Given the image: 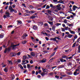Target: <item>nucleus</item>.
I'll list each match as a JSON object with an SVG mask.
<instances>
[{
    "label": "nucleus",
    "mask_w": 80,
    "mask_h": 80,
    "mask_svg": "<svg viewBox=\"0 0 80 80\" xmlns=\"http://www.w3.org/2000/svg\"><path fill=\"white\" fill-rule=\"evenodd\" d=\"M72 36H73V35L69 34L68 35V38H71L72 37Z\"/></svg>",
    "instance_id": "obj_24"
},
{
    "label": "nucleus",
    "mask_w": 80,
    "mask_h": 80,
    "mask_svg": "<svg viewBox=\"0 0 80 80\" xmlns=\"http://www.w3.org/2000/svg\"><path fill=\"white\" fill-rule=\"evenodd\" d=\"M68 21H67L66 19H64V21L63 22L64 23H67V22H68Z\"/></svg>",
    "instance_id": "obj_22"
},
{
    "label": "nucleus",
    "mask_w": 80,
    "mask_h": 80,
    "mask_svg": "<svg viewBox=\"0 0 80 80\" xmlns=\"http://www.w3.org/2000/svg\"><path fill=\"white\" fill-rule=\"evenodd\" d=\"M61 28V30L62 31V32H65V29L62 28Z\"/></svg>",
    "instance_id": "obj_39"
},
{
    "label": "nucleus",
    "mask_w": 80,
    "mask_h": 80,
    "mask_svg": "<svg viewBox=\"0 0 80 80\" xmlns=\"http://www.w3.org/2000/svg\"><path fill=\"white\" fill-rule=\"evenodd\" d=\"M78 37V36H77V35H76L74 37V38L75 39H77V38Z\"/></svg>",
    "instance_id": "obj_53"
},
{
    "label": "nucleus",
    "mask_w": 80,
    "mask_h": 80,
    "mask_svg": "<svg viewBox=\"0 0 80 80\" xmlns=\"http://www.w3.org/2000/svg\"><path fill=\"white\" fill-rule=\"evenodd\" d=\"M75 45H76V42L73 44L72 47H75Z\"/></svg>",
    "instance_id": "obj_36"
},
{
    "label": "nucleus",
    "mask_w": 80,
    "mask_h": 80,
    "mask_svg": "<svg viewBox=\"0 0 80 80\" xmlns=\"http://www.w3.org/2000/svg\"><path fill=\"white\" fill-rule=\"evenodd\" d=\"M20 62H21V60L20 59H19L18 60H15V62H14V63H20Z\"/></svg>",
    "instance_id": "obj_7"
},
{
    "label": "nucleus",
    "mask_w": 80,
    "mask_h": 80,
    "mask_svg": "<svg viewBox=\"0 0 80 80\" xmlns=\"http://www.w3.org/2000/svg\"><path fill=\"white\" fill-rule=\"evenodd\" d=\"M52 30H53V31H55V27L54 26L52 27Z\"/></svg>",
    "instance_id": "obj_29"
},
{
    "label": "nucleus",
    "mask_w": 80,
    "mask_h": 80,
    "mask_svg": "<svg viewBox=\"0 0 80 80\" xmlns=\"http://www.w3.org/2000/svg\"><path fill=\"white\" fill-rule=\"evenodd\" d=\"M33 28L34 30H37V28H38V27L36 25H34L33 26Z\"/></svg>",
    "instance_id": "obj_13"
},
{
    "label": "nucleus",
    "mask_w": 80,
    "mask_h": 80,
    "mask_svg": "<svg viewBox=\"0 0 80 80\" xmlns=\"http://www.w3.org/2000/svg\"><path fill=\"white\" fill-rule=\"evenodd\" d=\"M25 12H26V13H29V11L28 10H25Z\"/></svg>",
    "instance_id": "obj_43"
},
{
    "label": "nucleus",
    "mask_w": 80,
    "mask_h": 80,
    "mask_svg": "<svg viewBox=\"0 0 80 80\" xmlns=\"http://www.w3.org/2000/svg\"><path fill=\"white\" fill-rule=\"evenodd\" d=\"M60 60L62 62H66V60H64L63 59H61Z\"/></svg>",
    "instance_id": "obj_20"
},
{
    "label": "nucleus",
    "mask_w": 80,
    "mask_h": 80,
    "mask_svg": "<svg viewBox=\"0 0 80 80\" xmlns=\"http://www.w3.org/2000/svg\"><path fill=\"white\" fill-rule=\"evenodd\" d=\"M10 78L12 80H13V79L15 78V76H14V75L13 74L11 75Z\"/></svg>",
    "instance_id": "obj_14"
},
{
    "label": "nucleus",
    "mask_w": 80,
    "mask_h": 80,
    "mask_svg": "<svg viewBox=\"0 0 80 80\" xmlns=\"http://www.w3.org/2000/svg\"><path fill=\"white\" fill-rule=\"evenodd\" d=\"M10 57H15V56H16V53L14 52L11 53L10 54Z\"/></svg>",
    "instance_id": "obj_6"
},
{
    "label": "nucleus",
    "mask_w": 80,
    "mask_h": 80,
    "mask_svg": "<svg viewBox=\"0 0 80 80\" xmlns=\"http://www.w3.org/2000/svg\"><path fill=\"white\" fill-rule=\"evenodd\" d=\"M29 44H30V46H32V47H33V45H34V44L32 43H29Z\"/></svg>",
    "instance_id": "obj_33"
},
{
    "label": "nucleus",
    "mask_w": 80,
    "mask_h": 80,
    "mask_svg": "<svg viewBox=\"0 0 80 80\" xmlns=\"http://www.w3.org/2000/svg\"><path fill=\"white\" fill-rule=\"evenodd\" d=\"M8 63L9 64H10V65H12V62L11 60H8Z\"/></svg>",
    "instance_id": "obj_18"
},
{
    "label": "nucleus",
    "mask_w": 80,
    "mask_h": 80,
    "mask_svg": "<svg viewBox=\"0 0 80 80\" xmlns=\"http://www.w3.org/2000/svg\"><path fill=\"white\" fill-rule=\"evenodd\" d=\"M46 61L47 59H43L42 60L39 61V62H40L41 63H45V62H46Z\"/></svg>",
    "instance_id": "obj_5"
},
{
    "label": "nucleus",
    "mask_w": 80,
    "mask_h": 80,
    "mask_svg": "<svg viewBox=\"0 0 80 80\" xmlns=\"http://www.w3.org/2000/svg\"><path fill=\"white\" fill-rule=\"evenodd\" d=\"M14 9H13L12 8L10 10V11L11 12H13V10Z\"/></svg>",
    "instance_id": "obj_52"
},
{
    "label": "nucleus",
    "mask_w": 80,
    "mask_h": 80,
    "mask_svg": "<svg viewBox=\"0 0 80 80\" xmlns=\"http://www.w3.org/2000/svg\"><path fill=\"white\" fill-rule=\"evenodd\" d=\"M28 36V35H27L26 34H24L22 37V39H25Z\"/></svg>",
    "instance_id": "obj_9"
},
{
    "label": "nucleus",
    "mask_w": 80,
    "mask_h": 80,
    "mask_svg": "<svg viewBox=\"0 0 80 80\" xmlns=\"http://www.w3.org/2000/svg\"><path fill=\"white\" fill-rule=\"evenodd\" d=\"M27 43V41H22V44H25V43Z\"/></svg>",
    "instance_id": "obj_30"
},
{
    "label": "nucleus",
    "mask_w": 80,
    "mask_h": 80,
    "mask_svg": "<svg viewBox=\"0 0 80 80\" xmlns=\"http://www.w3.org/2000/svg\"><path fill=\"white\" fill-rule=\"evenodd\" d=\"M38 24H39V25H43L42 22H38Z\"/></svg>",
    "instance_id": "obj_27"
},
{
    "label": "nucleus",
    "mask_w": 80,
    "mask_h": 80,
    "mask_svg": "<svg viewBox=\"0 0 80 80\" xmlns=\"http://www.w3.org/2000/svg\"><path fill=\"white\" fill-rule=\"evenodd\" d=\"M27 67L28 68L29 70H31V65L29 64H28Z\"/></svg>",
    "instance_id": "obj_12"
},
{
    "label": "nucleus",
    "mask_w": 80,
    "mask_h": 80,
    "mask_svg": "<svg viewBox=\"0 0 80 80\" xmlns=\"http://www.w3.org/2000/svg\"><path fill=\"white\" fill-rule=\"evenodd\" d=\"M13 27V26L12 25H10L8 26V28H12Z\"/></svg>",
    "instance_id": "obj_49"
},
{
    "label": "nucleus",
    "mask_w": 80,
    "mask_h": 80,
    "mask_svg": "<svg viewBox=\"0 0 80 80\" xmlns=\"http://www.w3.org/2000/svg\"><path fill=\"white\" fill-rule=\"evenodd\" d=\"M44 26H45V27H48V24H47V23H45L44 24Z\"/></svg>",
    "instance_id": "obj_61"
},
{
    "label": "nucleus",
    "mask_w": 80,
    "mask_h": 80,
    "mask_svg": "<svg viewBox=\"0 0 80 80\" xmlns=\"http://www.w3.org/2000/svg\"><path fill=\"white\" fill-rule=\"evenodd\" d=\"M21 53H20V52H19L17 53V55L19 56V55H20Z\"/></svg>",
    "instance_id": "obj_44"
},
{
    "label": "nucleus",
    "mask_w": 80,
    "mask_h": 80,
    "mask_svg": "<svg viewBox=\"0 0 80 80\" xmlns=\"http://www.w3.org/2000/svg\"><path fill=\"white\" fill-rule=\"evenodd\" d=\"M24 71L23 72L25 73H26V72H27V69H24Z\"/></svg>",
    "instance_id": "obj_60"
},
{
    "label": "nucleus",
    "mask_w": 80,
    "mask_h": 80,
    "mask_svg": "<svg viewBox=\"0 0 80 80\" xmlns=\"http://www.w3.org/2000/svg\"><path fill=\"white\" fill-rule=\"evenodd\" d=\"M49 21H53V18L52 17H50L49 18Z\"/></svg>",
    "instance_id": "obj_26"
},
{
    "label": "nucleus",
    "mask_w": 80,
    "mask_h": 80,
    "mask_svg": "<svg viewBox=\"0 0 80 80\" xmlns=\"http://www.w3.org/2000/svg\"><path fill=\"white\" fill-rule=\"evenodd\" d=\"M30 63H31V64H32V63H33V60H31L30 61Z\"/></svg>",
    "instance_id": "obj_41"
},
{
    "label": "nucleus",
    "mask_w": 80,
    "mask_h": 80,
    "mask_svg": "<svg viewBox=\"0 0 80 80\" xmlns=\"http://www.w3.org/2000/svg\"><path fill=\"white\" fill-rule=\"evenodd\" d=\"M22 6H23V7H25V8H27V7L26 6H25V4L23 3L22 4Z\"/></svg>",
    "instance_id": "obj_31"
},
{
    "label": "nucleus",
    "mask_w": 80,
    "mask_h": 80,
    "mask_svg": "<svg viewBox=\"0 0 80 80\" xmlns=\"http://www.w3.org/2000/svg\"><path fill=\"white\" fill-rule=\"evenodd\" d=\"M27 58V56H24L23 57V59L24 60H26Z\"/></svg>",
    "instance_id": "obj_25"
},
{
    "label": "nucleus",
    "mask_w": 80,
    "mask_h": 80,
    "mask_svg": "<svg viewBox=\"0 0 80 80\" xmlns=\"http://www.w3.org/2000/svg\"><path fill=\"white\" fill-rule=\"evenodd\" d=\"M50 7L48 5H47L46 6V9H48V8H49Z\"/></svg>",
    "instance_id": "obj_46"
},
{
    "label": "nucleus",
    "mask_w": 80,
    "mask_h": 80,
    "mask_svg": "<svg viewBox=\"0 0 80 80\" xmlns=\"http://www.w3.org/2000/svg\"><path fill=\"white\" fill-rule=\"evenodd\" d=\"M12 8H15V4H13L12 5Z\"/></svg>",
    "instance_id": "obj_64"
},
{
    "label": "nucleus",
    "mask_w": 80,
    "mask_h": 80,
    "mask_svg": "<svg viewBox=\"0 0 80 80\" xmlns=\"http://www.w3.org/2000/svg\"><path fill=\"white\" fill-rule=\"evenodd\" d=\"M62 24L61 23H56V26H59V25H61Z\"/></svg>",
    "instance_id": "obj_28"
},
{
    "label": "nucleus",
    "mask_w": 80,
    "mask_h": 80,
    "mask_svg": "<svg viewBox=\"0 0 80 80\" xmlns=\"http://www.w3.org/2000/svg\"><path fill=\"white\" fill-rule=\"evenodd\" d=\"M48 22V23H49L51 26H52V25H53V22L50 21V22Z\"/></svg>",
    "instance_id": "obj_17"
},
{
    "label": "nucleus",
    "mask_w": 80,
    "mask_h": 80,
    "mask_svg": "<svg viewBox=\"0 0 80 80\" xmlns=\"http://www.w3.org/2000/svg\"><path fill=\"white\" fill-rule=\"evenodd\" d=\"M29 57V58H32V56L29 55V54L27 55Z\"/></svg>",
    "instance_id": "obj_35"
},
{
    "label": "nucleus",
    "mask_w": 80,
    "mask_h": 80,
    "mask_svg": "<svg viewBox=\"0 0 80 80\" xmlns=\"http://www.w3.org/2000/svg\"><path fill=\"white\" fill-rule=\"evenodd\" d=\"M57 48H57V47L55 48L54 49H53V51H54L56 50L57 49Z\"/></svg>",
    "instance_id": "obj_57"
},
{
    "label": "nucleus",
    "mask_w": 80,
    "mask_h": 80,
    "mask_svg": "<svg viewBox=\"0 0 80 80\" xmlns=\"http://www.w3.org/2000/svg\"><path fill=\"white\" fill-rule=\"evenodd\" d=\"M61 6V5L60 4H58V5L57 6V7H60Z\"/></svg>",
    "instance_id": "obj_54"
},
{
    "label": "nucleus",
    "mask_w": 80,
    "mask_h": 80,
    "mask_svg": "<svg viewBox=\"0 0 80 80\" xmlns=\"http://www.w3.org/2000/svg\"><path fill=\"white\" fill-rule=\"evenodd\" d=\"M76 8H78V7L75 5H74L72 8L73 10V11H75V10H76Z\"/></svg>",
    "instance_id": "obj_11"
},
{
    "label": "nucleus",
    "mask_w": 80,
    "mask_h": 80,
    "mask_svg": "<svg viewBox=\"0 0 80 80\" xmlns=\"http://www.w3.org/2000/svg\"><path fill=\"white\" fill-rule=\"evenodd\" d=\"M80 32V28H78V33H79Z\"/></svg>",
    "instance_id": "obj_63"
},
{
    "label": "nucleus",
    "mask_w": 80,
    "mask_h": 80,
    "mask_svg": "<svg viewBox=\"0 0 80 80\" xmlns=\"http://www.w3.org/2000/svg\"><path fill=\"white\" fill-rule=\"evenodd\" d=\"M29 7L30 8H33V6H32L30 5L29 6Z\"/></svg>",
    "instance_id": "obj_59"
},
{
    "label": "nucleus",
    "mask_w": 80,
    "mask_h": 80,
    "mask_svg": "<svg viewBox=\"0 0 80 80\" xmlns=\"http://www.w3.org/2000/svg\"><path fill=\"white\" fill-rule=\"evenodd\" d=\"M63 67H64V66L63 65H61L58 67V68H63Z\"/></svg>",
    "instance_id": "obj_23"
},
{
    "label": "nucleus",
    "mask_w": 80,
    "mask_h": 80,
    "mask_svg": "<svg viewBox=\"0 0 80 80\" xmlns=\"http://www.w3.org/2000/svg\"><path fill=\"white\" fill-rule=\"evenodd\" d=\"M32 75L35 74V71H33L32 72Z\"/></svg>",
    "instance_id": "obj_38"
},
{
    "label": "nucleus",
    "mask_w": 80,
    "mask_h": 80,
    "mask_svg": "<svg viewBox=\"0 0 80 80\" xmlns=\"http://www.w3.org/2000/svg\"><path fill=\"white\" fill-rule=\"evenodd\" d=\"M5 14H6V15H10V13H9L8 12H6L5 13Z\"/></svg>",
    "instance_id": "obj_47"
},
{
    "label": "nucleus",
    "mask_w": 80,
    "mask_h": 80,
    "mask_svg": "<svg viewBox=\"0 0 80 80\" xmlns=\"http://www.w3.org/2000/svg\"><path fill=\"white\" fill-rule=\"evenodd\" d=\"M69 31L70 33H72V34H75V32H74L73 31H71V30H69Z\"/></svg>",
    "instance_id": "obj_19"
},
{
    "label": "nucleus",
    "mask_w": 80,
    "mask_h": 80,
    "mask_svg": "<svg viewBox=\"0 0 80 80\" xmlns=\"http://www.w3.org/2000/svg\"><path fill=\"white\" fill-rule=\"evenodd\" d=\"M20 45L19 43H18V45H14V44H12L11 47H9V48H6L4 51V53H7V52H9V51H10V50H11V47H12V50H15V49L17 48L16 47V46H18Z\"/></svg>",
    "instance_id": "obj_1"
},
{
    "label": "nucleus",
    "mask_w": 80,
    "mask_h": 80,
    "mask_svg": "<svg viewBox=\"0 0 80 80\" xmlns=\"http://www.w3.org/2000/svg\"><path fill=\"white\" fill-rule=\"evenodd\" d=\"M55 58H52L49 61V62H52L53 61V60H55Z\"/></svg>",
    "instance_id": "obj_21"
},
{
    "label": "nucleus",
    "mask_w": 80,
    "mask_h": 80,
    "mask_svg": "<svg viewBox=\"0 0 80 80\" xmlns=\"http://www.w3.org/2000/svg\"><path fill=\"white\" fill-rule=\"evenodd\" d=\"M62 27H64V28H65L66 26H65V25L64 24H62Z\"/></svg>",
    "instance_id": "obj_51"
},
{
    "label": "nucleus",
    "mask_w": 80,
    "mask_h": 80,
    "mask_svg": "<svg viewBox=\"0 0 80 80\" xmlns=\"http://www.w3.org/2000/svg\"><path fill=\"white\" fill-rule=\"evenodd\" d=\"M17 24L18 25H21L22 23V21H17Z\"/></svg>",
    "instance_id": "obj_15"
},
{
    "label": "nucleus",
    "mask_w": 80,
    "mask_h": 80,
    "mask_svg": "<svg viewBox=\"0 0 80 80\" xmlns=\"http://www.w3.org/2000/svg\"><path fill=\"white\" fill-rule=\"evenodd\" d=\"M59 2V3H63V1L62 0H60Z\"/></svg>",
    "instance_id": "obj_32"
},
{
    "label": "nucleus",
    "mask_w": 80,
    "mask_h": 80,
    "mask_svg": "<svg viewBox=\"0 0 80 80\" xmlns=\"http://www.w3.org/2000/svg\"><path fill=\"white\" fill-rule=\"evenodd\" d=\"M47 12L48 13H52V11H50L49 10H48L47 11Z\"/></svg>",
    "instance_id": "obj_37"
},
{
    "label": "nucleus",
    "mask_w": 80,
    "mask_h": 80,
    "mask_svg": "<svg viewBox=\"0 0 80 80\" xmlns=\"http://www.w3.org/2000/svg\"><path fill=\"white\" fill-rule=\"evenodd\" d=\"M50 7L51 8H53V5H52V4H50Z\"/></svg>",
    "instance_id": "obj_62"
},
{
    "label": "nucleus",
    "mask_w": 80,
    "mask_h": 80,
    "mask_svg": "<svg viewBox=\"0 0 80 80\" xmlns=\"http://www.w3.org/2000/svg\"><path fill=\"white\" fill-rule=\"evenodd\" d=\"M42 70L43 71V72L41 73V75L42 77H44L45 75H46V74H47V73H48L47 69L42 68Z\"/></svg>",
    "instance_id": "obj_2"
},
{
    "label": "nucleus",
    "mask_w": 80,
    "mask_h": 80,
    "mask_svg": "<svg viewBox=\"0 0 80 80\" xmlns=\"http://www.w3.org/2000/svg\"><path fill=\"white\" fill-rule=\"evenodd\" d=\"M61 10V8L58 7L55 10H54L55 12H58V11Z\"/></svg>",
    "instance_id": "obj_8"
},
{
    "label": "nucleus",
    "mask_w": 80,
    "mask_h": 80,
    "mask_svg": "<svg viewBox=\"0 0 80 80\" xmlns=\"http://www.w3.org/2000/svg\"><path fill=\"white\" fill-rule=\"evenodd\" d=\"M36 55V53H35V52H32L31 53V55L32 56V57H35V56Z\"/></svg>",
    "instance_id": "obj_10"
},
{
    "label": "nucleus",
    "mask_w": 80,
    "mask_h": 80,
    "mask_svg": "<svg viewBox=\"0 0 80 80\" xmlns=\"http://www.w3.org/2000/svg\"><path fill=\"white\" fill-rule=\"evenodd\" d=\"M73 58V56H71L68 58V59L70 60V59H71V58Z\"/></svg>",
    "instance_id": "obj_58"
},
{
    "label": "nucleus",
    "mask_w": 80,
    "mask_h": 80,
    "mask_svg": "<svg viewBox=\"0 0 80 80\" xmlns=\"http://www.w3.org/2000/svg\"><path fill=\"white\" fill-rule=\"evenodd\" d=\"M37 17V13H35L30 18V19H34L35 18H36Z\"/></svg>",
    "instance_id": "obj_4"
},
{
    "label": "nucleus",
    "mask_w": 80,
    "mask_h": 80,
    "mask_svg": "<svg viewBox=\"0 0 80 80\" xmlns=\"http://www.w3.org/2000/svg\"><path fill=\"white\" fill-rule=\"evenodd\" d=\"M8 68H6L4 69V72H8Z\"/></svg>",
    "instance_id": "obj_16"
},
{
    "label": "nucleus",
    "mask_w": 80,
    "mask_h": 80,
    "mask_svg": "<svg viewBox=\"0 0 80 80\" xmlns=\"http://www.w3.org/2000/svg\"><path fill=\"white\" fill-rule=\"evenodd\" d=\"M66 57H67V56H63L62 57V58H66Z\"/></svg>",
    "instance_id": "obj_50"
},
{
    "label": "nucleus",
    "mask_w": 80,
    "mask_h": 80,
    "mask_svg": "<svg viewBox=\"0 0 80 80\" xmlns=\"http://www.w3.org/2000/svg\"><path fill=\"white\" fill-rule=\"evenodd\" d=\"M3 35H0V38H3Z\"/></svg>",
    "instance_id": "obj_40"
},
{
    "label": "nucleus",
    "mask_w": 80,
    "mask_h": 80,
    "mask_svg": "<svg viewBox=\"0 0 80 80\" xmlns=\"http://www.w3.org/2000/svg\"><path fill=\"white\" fill-rule=\"evenodd\" d=\"M65 28H66L65 29V30H68V27H66Z\"/></svg>",
    "instance_id": "obj_55"
},
{
    "label": "nucleus",
    "mask_w": 80,
    "mask_h": 80,
    "mask_svg": "<svg viewBox=\"0 0 80 80\" xmlns=\"http://www.w3.org/2000/svg\"><path fill=\"white\" fill-rule=\"evenodd\" d=\"M12 7L11 6H10L9 7V10H11V9H12Z\"/></svg>",
    "instance_id": "obj_42"
},
{
    "label": "nucleus",
    "mask_w": 80,
    "mask_h": 80,
    "mask_svg": "<svg viewBox=\"0 0 80 80\" xmlns=\"http://www.w3.org/2000/svg\"><path fill=\"white\" fill-rule=\"evenodd\" d=\"M68 74L69 75H72V73L71 72H68Z\"/></svg>",
    "instance_id": "obj_45"
},
{
    "label": "nucleus",
    "mask_w": 80,
    "mask_h": 80,
    "mask_svg": "<svg viewBox=\"0 0 80 80\" xmlns=\"http://www.w3.org/2000/svg\"><path fill=\"white\" fill-rule=\"evenodd\" d=\"M67 76V75L65 74V75H61V77H66V76Z\"/></svg>",
    "instance_id": "obj_48"
},
{
    "label": "nucleus",
    "mask_w": 80,
    "mask_h": 80,
    "mask_svg": "<svg viewBox=\"0 0 80 80\" xmlns=\"http://www.w3.org/2000/svg\"><path fill=\"white\" fill-rule=\"evenodd\" d=\"M44 53H48V51L46 50V51H43Z\"/></svg>",
    "instance_id": "obj_34"
},
{
    "label": "nucleus",
    "mask_w": 80,
    "mask_h": 80,
    "mask_svg": "<svg viewBox=\"0 0 80 80\" xmlns=\"http://www.w3.org/2000/svg\"><path fill=\"white\" fill-rule=\"evenodd\" d=\"M55 78H56L57 79H58V78H59V76H55Z\"/></svg>",
    "instance_id": "obj_56"
},
{
    "label": "nucleus",
    "mask_w": 80,
    "mask_h": 80,
    "mask_svg": "<svg viewBox=\"0 0 80 80\" xmlns=\"http://www.w3.org/2000/svg\"><path fill=\"white\" fill-rule=\"evenodd\" d=\"M80 72V70L78 69H76L75 72L73 73V75L76 76L79 74V72Z\"/></svg>",
    "instance_id": "obj_3"
}]
</instances>
